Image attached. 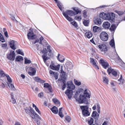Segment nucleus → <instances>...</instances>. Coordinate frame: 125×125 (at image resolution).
Instances as JSON below:
<instances>
[{"label":"nucleus","instance_id":"34","mask_svg":"<svg viewBox=\"0 0 125 125\" xmlns=\"http://www.w3.org/2000/svg\"><path fill=\"white\" fill-rule=\"evenodd\" d=\"M94 123V119L91 117L90 118V119H89L88 121V123L89 125H92Z\"/></svg>","mask_w":125,"mask_h":125},{"label":"nucleus","instance_id":"13","mask_svg":"<svg viewBox=\"0 0 125 125\" xmlns=\"http://www.w3.org/2000/svg\"><path fill=\"white\" fill-rule=\"evenodd\" d=\"M36 73V70L35 68L32 67H30L28 73L30 75L33 76Z\"/></svg>","mask_w":125,"mask_h":125},{"label":"nucleus","instance_id":"53","mask_svg":"<svg viewBox=\"0 0 125 125\" xmlns=\"http://www.w3.org/2000/svg\"><path fill=\"white\" fill-rule=\"evenodd\" d=\"M65 119L68 122H70L71 120V118L69 116H66L65 118Z\"/></svg>","mask_w":125,"mask_h":125},{"label":"nucleus","instance_id":"12","mask_svg":"<svg viewBox=\"0 0 125 125\" xmlns=\"http://www.w3.org/2000/svg\"><path fill=\"white\" fill-rule=\"evenodd\" d=\"M90 62L92 63L93 66L95 67V68L99 69V68L98 66L97 65V61L96 60H94V58H90Z\"/></svg>","mask_w":125,"mask_h":125},{"label":"nucleus","instance_id":"5","mask_svg":"<svg viewBox=\"0 0 125 125\" xmlns=\"http://www.w3.org/2000/svg\"><path fill=\"white\" fill-rule=\"evenodd\" d=\"M88 107L87 106H80V108L82 110V114L85 116H87L90 115V113L88 110Z\"/></svg>","mask_w":125,"mask_h":125},{"label":"nucleus","instance_id":"18","mask_svg":"<svg viewBox=\"0 0 125 125\" xmlns=\"http://www.w3.org/2000/svg\"><path fill=\"white\" fill-rule=\"evenodd\" d=\"M57 59L58 61L61 62H63L65 60V58L64 56L61 55L60 54H58Z\"/></svg>","mask_w":125,"mask_h":125},{"label":"nucleus","instance_id":"20","mask_svg":"<svg viewBox=\"0 0 125 125\" xmlns=\"http://www.w3.org/2000/svg\"><path fill=\"white\" fill-rule=\"evenodd\" d=\"M91 116L93 117L96 120L98 119L99 115L96 111H94L92 113Z\"/></svg>","mask_w":125,"mask_h":125},{"label":"nucleus","instance_id":"2","mask_svg":"<svg viewBox=\"0 0 125 125\" xmlns=\"http://www.w3.org/2000/svg\"><path fill=\"white\" fill-rule=\"evenodd\" d=\"M73 9L76 12V13L75 12L71 10H67L65 12H62L63 15L70 22L73 21V19L68 16H72L78 13H81V10H79V9L78 8L76 9L74 8Z\"/></svg>","mask_w":125,"mask_h":125},{"label":"nucleus","instance_id":"63","mask_svg":"<svg viewBox=\"0 0 125 125\" xmlns=\"http://www.w3.org/2000/svg\"><path fill=\"white\" fill-rule=\"evenodd\" d=\"M4 34H5V36L6 37H9V36L8 35V33H7V32H5Z\"/></svg>","mask_w":125,"mask_h":125},{"label":"nucleus","instance_id":"19","mask_svg":"<svg viewBox=\"0 0 125 125\" xmlns=\"http://www.w3.org/2000/svg\"><path fill=\"white\" fill-rule=\"evenodd\" d=\"M49 72L51 74L54 75L56 79H58L59 75V73H58L53 72L50 70Z\"/></svg>","mask_w":125,"mask_h":125},{"label":"nucleus","instance_id":"40","mask_svg":"<svg viewBox=\"0 0 125 125\" xmlns=\"http://www.w3.org/2000/svg\"><path fill=\"white\" fill-rule=\"evenodd\" d=\"M69 65L68 66L67 65L68 67L70 69H72L73 67V65L72 64V62H68Z\"/></svg>","mask_w":125,"mask_h":125},{"label":"nucleus","instance_id":"17","mask_svg":"<svg viewBox=\"0 0 125 125\" xmlns=\"http://www.w3.org/2000/svg\"><path fill=\"white\" fill-rule=\"evenodd\" d=\"M110 24L108 22H105L103 23L102 26L105 29H109L110 26Z\"/></svg>","mask_w":125,"mask_h":125},{"label":"nucleus","instance_id":"21","mask_svg":"<svg viewBox=\"0 0 125 125\" xmlns=\"http://www.w3.org/2000/svg\"><path fill=\"white\" fill-rule=\"evenodd\" d=\"M44 87L47 88L50 92H52V90L51 86L47 83H45L44 84Z\"/></svg>","mask_w":125,"mask_h":125},{"label":"nucleus","instance_id":"29","mask_svg":"<svg viewBox=\"0 0 125 125\" xmlns=\"http://www.w3.org/2000/svg\"><path fill=\"white\" fill-rule=\"evenodd\" d=\"M103 82L105 84L107 85L108 83L109 80L108 78L106 76L104 77L103 78Z\"/></svg>","mask_w":125,"mask_h":125},{"label":"nucleus","instance_id":"15","mask_svg":"<svg viewBox=\"0 0 125 125\" xmlns=\"http://www.w3.org/2000/svg\"><path fill=\"white\" fill-rule=\"evenodd\" d=\"M98 47L101 51H104V52H106L107 50V46L104 44H101L98 46Z\"/></svg>","mask_w":125,"mask_h":125},{"label":"nucleus","instance_id":"50","mask_svg":"<svg viewBox=\"0 0 125 125\" xmlns=\"http://www.w3.org/2000/svg\"><path fill=\"white\" fill-rule=\"evenodd\" d=\"M6 74H5L4 72L2 70H0V75H1L2 76L4 77L5 76Z\"/></svg>","mask_w":125,"mask_h":125},{"label":"nucleus","instance_id":"24","mask_svg":"<svg viewBox=\"0 0 125 125\" xmlns=\"http://www.w3.org/2000/svg\"><path fill=\"white\" fill-rule=\"evenodd\" d=\"M92 35L93 34L91 32H86L85 33V36L88 39L91 37Z\"/></svg>","mask_w":125,"mask_h":125},{"label":"nucleus","instance_id":"47","mask_svg":"<svg viewBox=\"0 0 125 125\" xmlns=\"http://www.w3.org/2000/svg\"><path fill=\"white\" fill-rule=\"evenodd\" d=\"M0 41L2 42H5L4 39L1 34L0 33Z\"/></svg>","mask_w":125,"mask_h":125},{"label":"nucleus","instance_id":"61","mask_svg":"<svg viewBox=\"0 0 125 125\" xmlns=\"http://www.w3.org/2000/svg\"><path fill=\"white\" fill-rule=\"evenodd\" d=\"M66 86L65 83H64V84L62 86V89L63 90H64L65 88L66 87Z\"/></svg>","mask_w":125,"mask_h":125},{"label":"nucleus","instance_id":"55","mask_svg":"<svg viewBox=\"0 0 125 125\" xmlns=\"http://www.w3.org/2000/svg\"><path fill=\"white\" fill-rule=\"evenodd\" d=\"M40 41H39V43L40 44H42V41L43 40L44 38H43L41 36L40 38Z\"/></svg>","mask_w":125,"mask_h":125},{"label":"nucleus","instance_id":"56","mask_svg":"<svg viewBox=\"0 0 125 125\" xmlns=\"http://www.w3.org/2000/svg\"><path fill=\"white\" fill-rule=\"evenodd\" d=\"M43 94L42 93H40L39 94H38V96L39 97L41 98L43 96Z\"/></svg>","mask_w":125,"mask_h":125},{"label":"nucleus","instance_id":"45","mask_svg":"<svg viewBox=\"0 0 125 125\" xmlns=\"http://www.w3.org/2000/svg\"><path fill=\"white\" fill-rule=\"evenodd\" d=\"M46 55H43L42 56V58L45 62L48 59V57H46Z\"/></svg>","mask_w":125,"mask_h":125},{"label":"nucleus","instance_id":"57","mask_svg":"<svg viewBox=\"0 0 125 125\" xmlns=\"http://www.w3.org/2000/svg\"><path fill=\"white\" fill-rule=\"evenodd\" d=\"M35 109L36 111L37 112H38L39 114L40 115L41 114V112L40 111V110H39V109L37 107L35 108Z\"/></svg>","mask_w":125,"mask_h":125},{"label":"nucleus","instance_id":"6","mask_svg":"<svg viewBox=\"0 0 125 125\" xmlns=\"http://www.w3.org/2000/svg\"><path fill=\"white\" fill-rule=\"evenodd\" d=\"M108 37V35L106 32H102L100 34V38L103 41H107Z\"/></svg>","mask_w":125,"mask_h":125},{"label":"nucleus","instance_id":"10","mask_svg":"<svg viewBox=\"0 0 125 125\" xmlns=\"http://www.w3.org/2000/svg\"><path fill=\"white\" fill-rule=\"evenodd\" d=\"M99 62L103 67L105 69L108 68L109 66L108 63L102 59H101L99 60Z\"/></svg>","mask_w":125,"mask_h":125},{"label":"nucleus","instance_id":"46","mask_svg":"<svg viewBox=\"0 0 125 125\" xmlns=\"http://www.w3.org/2000/svg\"><path fill=\"white\" fill-rule=\"evenodd\" d=\"M83 24L86 26H87L89 24V21L87 20H84L83 22Z\"/></svg>","mask_w":125,"mask_h":125},{"label":"nucleus","instance_id":"59","mask_svg":"<svg viewBox=\"0 0 125 125\" xmlns=\"http://www.w3.org/2000/svg\"><path fill=\"white\" fill-rule=\"evenodd\" d=\"M87 14V12L86 11H84L83 12V17L84 18H86L87 17V15H86Z\"/></svg>","mask_w":125,"mask_h":125},{"label":"nucleus","instance_id":"35","mask_svg":"<svg viewBox=\"0 0 125 125\" xmlns=\"http://www.w3.org/2000/svg\"><path fill=\"white\" fill-rule=\"evenodd\" d=\"M57 3V5L60 10L62 11V12L63 11H63H62L63 10L62 9V6L61 4V3H60L59 2H58V1L57 2H56Z\"/></svg>","mask_w":125,"mask_h":125},{"label":"nucleus","instance_id":"16","mask_svg":"<svg viewBox=\"0 0 125 125\" xmlns=\"http://www.w3.org/2000/svg\"><path fill=\"white\" fill-rule=\"evenodd\" d=\"M30 110L31 113L30 115L32 118L34 119L35 118V115H37V114L32 108L30 107Z\"/></svg>","mask_w":125,"mask_h":125},{"label":"nucleus","instance_id":"44","mask_svg":"<svg viewBox=\"0 0 125 125\" xmlns=\"http://www.w3.org/2000/svg\"><path fill=\"white\" fill-rule=\"evenodd\" d=\"M75 20H77L78 21H80L81 20L82 18L81 16H77L74 18Z\"/></svg>","mask_w":125,"mask_h":125},{"label":"nucleus","instance_id":"48","mask_svg":"<svg viewBox=\"0 0 125 125\" xmlns=\"http://www.w3.org/2000/svg\"><path fill=\"white\" fill-rule=\"evenodd\" d=\"M83 91V89L82 88H80L79 89L78 91V92H76V94L75 95L76 96L77 95V94H79V93H80V94Z\"/></svg>","mask_w":125,"mask_h":125},{"label":"nucleus","instance_id":"27","mask_svg":"<svg viewBox=\"0 0 125 125\" xmlns=\"http://www.w3.org/2000/svg\"><path fill=\"white\" fill-rule=\"evenodd\" d=\"M7 83L8 84V86L11 89L14 91H15L16 90V88L13 84L11 83H9L7 82Z\"/></svg>","mask_w":125,"mask_h":125},{"label":"nucleus","instance_id":"49","mask_svg":"<svg viewBox=\"0 0 125 125\" xmlns=\"http://www.w3.org/2000/svg\"><path fill=\"white\" fill-rule=\"evenodd\" d=\"M71 23L75 27L77 28L78 27L77 24V23L75 21H73L71 22Z\"/></svg>","mask_w":125,"mask_h":125},{"label":"nucleus","instance_id":"64","mask_svg":"<svg viewBox=\"0 0 125 125\" xmlns=\"http://www.w3.org/2000/svg\"><path fill=\"white\" fill-rule=\"evenodd\" d=\"M0 85L3 88H4L5 86V84L3 83H1Z\"/></svg>","mask_w":125,"mask_h":125},{"label":"nucleus","instance_id":"7","mask_svg":"<svg viewBox=\"0 0 125 125\" xmlns=\"http://www.w3.org/2000/svg\"><path fill=\"white\" fill-rule=\"evenodd\" d=\"M15 54L14 51H11L10 53L7 55V58L10 60L13 61L15 59Z\"/></svg>","mask_w":125,"mask_h":125},{"label":"nucleus","instance_id":"37","mask_svg":"<svg viewBox=\"0 0 125 125\" xmlns=\"http://www.w3.org/2000/svg\"><path fill=\"white\" fill-rule=\"evenodd\" d=\"M62 108H61L59 109V116L61 117H63V115L62 114Z\"/></svg>","mask_w":125,"mask_h":125},{"label":"nucleus","instance_id":"3","mask_svg":"<svg viewBox=\"0 0 125 125\" xmlns=\"http://www.w3.org/2000/svg\"><path fill=\"white\" fill-rule=\"evenodd\" d=\"M100 17L102 19L109 21L111 23L114 22L115 14L113 13H106L104 12L101 13Z\"/></svg>","mask_w":125,"mask_h":125},{"label":"nucleus","instance_id":"54","mask_svg":"<svg viewBox=\"0 0 125 125\" xmlns=\"http://www.w3.org/2000/svg\"><path fill=\"white\" fill-rule=\"evenodd\" d=\"M10 101L13 104H15L16 102V100L14 98H11Z\"/></svg>","mask_w":125,"mask_h":125},{"label":"nucleus","instance_id":"31","mask_svg":"<svg viewBox=\"0 0 125 125\" xmlns=\"http://www.w3.org/2000/svg\"><path fill=\"white\" fill-rule=\"evenodd\" d=\"M34 79L36 81L38 82H40L41 83H43L45 81L41 80L40 78H38V77H35L34 78Z\"/></svg>","mask_w":125,"mask_h":125},{"label":"nucleus","instance_id":"28","mask_svg":"<svg viewBox=\"0 0 125 125\" xmlns=\"http://www.w3.org/2000/svg\"><path fill=\"white\" fill-rule=\"evenodd\" d=\"M93 31H101V29L100 27L94 26L93 27Z\"/></svg>","mask_w":125,"mask_h":125},{"label":"nucleus","instance_id":"41","mask_svg":"<svg viewBox=\"0 0 125 125\" xmlns=\"http://www.w3.org/2000/svg\"><path fill=\"white\" fill-rule=\"evenodd\" d=\"M74 83L75 85H80L81 84V82L76 79L74 80Z\"/></svg>","mask_w":125,"mask_h":125},{"label":"nucleus","instance_id":"43","mask_svg":"<svg viewBox=\"0 0 125 125\" xmlns=\"http://www.w3.org/2000/svg\"><path fill=\"white\" fill-rule=\"evenodd\" d=\"M41 53H43V55H46V54L47 53V51L46 48H44L43 51H41Z\"/></svg>","mask_w":125,"mask_h":125},{"label":"nucleus","instance_id":"60","mask_svg":"<svg viewBox=\"0 0 125 125\" xmlns=\"http://www.w3.org/2000/svg\"><path fill=\"white\" fill-rule=\"evenodd\" d=\"M62 74V76L64 77L66 74V73L64 71L62 72H60Z\"/></svg>","mask_w":125,"mask_h":125},{"label":"nucleus","instance_id":"38","mask_svg":"<svg viewBox=\"0 0 125 125\" xmlns=\"http://www.w3.org/2000/svg\"><path fill=\"white\" fill-rule=\"evenodd\" d=\"M122 76L121 75L119 79L118 80V81L120 82V83H119V84L122 83L124 82V80L122 79Z\"/></svg>","mask_w":125,"mask_h":125},{"label":"nucleus","instance_id":"22","mask_svg":"<svg viewBox=\"0 0 125 125\" xmlns=\"http://www.w3.org/2000/svg\"><path fill=\"white\" fill-rule=\"evenodd\" d=\"M95 23L97 24H100L101 23V20L99 17L96 18L94 21Z\"/></svg>","mask_w":125,"mask_h":125},{"label":"nucleus","instance_id":"36","mask_svg":"<svg viewBox=\"0 0 125 125\" xmlns=\"http://www.w3.org/2000/svg\"><path fill=\"white\" fill-rule=\"evenodd\" d=\"M96 105L97 109V111L99 113H100V105L98 103H97L96 104Z\"/></svg>","mask_w":125,"mask_h":125},{"label":"nucleus","instance_id":"42","mask_svg":"<svg viewBox=\"0 0 125 125\" xmlns=\"http://www.w3.org/2000/svg\"><path fill=\"white\" fill-rule=\"evenodd\" d=\"M115 12L119 15H122L124 13V12L122 11H119L117 10H115Z\"/></svg>","mask_w":125,"mask_h":125},{"label":"nucleus","instance_id":"30","mask_svg":"<svg viewBox=\"0 0 125 125\" xmlns=\"http://www.w3.org/2000/svg\"><path fill=\"white\" fill-rule=\"evenodd\" d=\"M116 27V26L115 24H112L110 29V30L111 31H115Z\"/></svg>","mask_w":125,"mask_h":125},{"label":"nucleus","instance_id":"14","mask_svg":"<svg viewBox=\"0 0 125 125\" xmlns=\"http://www.w3.org/2000/svg\"><path fill=\"white\" fill-rule=\"evenodd\" d=\"M107 71L109 74H110V73H112L113 75L115 76L117 75V73L113 69H112L111 67L109 68L108 69Z\"/></svg>","mask_w":125,"mask_h":125},{"label":"nucleus","instance_id":"8","mask_svg":"<svg viewBox=\"0 0 125 125\" xmlns=\"http://www.w3.org/2000/svg\"><path fill=\"white\" fill-rule=\"evenodd\" d=\"M60 66V65L59 64L56 65L52 62H51L50 67V68L52 70L58 71L59 70Z\"/></svg>","mask_w":125,"mask_h":125},{"label":"nucleus","instance_id":"11","mask_svg":"<svg viewBox=\"0 0 125 125\" xmlns=\"http://www.w3.org/2000/svg\"><path fill=\"white\" fill-rule=\"evenodd\" d=\"M28 38L29 40L35 39L36 38V36L33 32H29L27 34Z\"/></svg>","mask_w":125,"mask_h":125},{"label":"nucleus","instance_id":"26","mask_svg":"<svg viewBox=\"0 0 125 125\" xmlns=\"http://www.w3.org/2000/svg\"><path fill=\"white\" fill-rule=\"evenodd\" d=\"M23 58L20 56H16L15 58V61L18 62H20L23 60Z\"/></svg>","mask_w":125,"mask_h":125},{"label":"nucleus","instance_id":"1","mask_svg":"<svg viewBox=\"0 0 125 125\" xmlns=\"http://www.w3.org/2000/svg\"><path fill=\"white\" fill-rule=\"evenodd\" d=\"M91 93L90 91L87 89H85L83 91V94H81L79 97V98H76V101H77L80 103H84L86 104H88V100L86 98H90Z\"/></svg>","mask_w":125,"mask_h":125},{"label":"nucleus","instance_id":"62","mask_svg":"<svg viewBox=\"0 0 125 125\" xmlns=\"http://www.w3.org/2000/svg\"><path fill=\"white\" fill-rule=\"evenodd\" d=\"M14 125H22L21 123L18 122H15Z\"/></svg>","mask_w":125,"mask_h":125},{"label":"nucleus","instance_id":"33","mask_svg":"<svg viewBox=\"0 0 125 125\" xmlns=\"http://www.w3.org/2000/svg\"><path fill=\"white\" fill-rule=\"evenodd\" d=\"M5 76L7 78V80L9 83H11L12 82V80L9 76L7 74H6Z\"/></svg>","mask_w":125,"mask_h":125},{"label":"nucleus","instance_id":"58","mask_svg":"<svg viewBox=\"0 0 125 125\" xmlns=\"http://www.w3.org/2000/svg\"><path fill=\"white\" fill-rule=\"evenodd\" d=\"M2 47L4 48H5L7 46V44L6 43L2 44Z\"/></svg>","mask_w":125,"mask_h":125},{"label":"nucleus","instance_id":"9","mask_svg":"<svg viewBox=\"0 0 125 125\" xmlns=\"http://www.w3.org/2000/svg\"><path fill=\"white\" fill-rule=\"evenodd\" d=\"M17 44V42L14 40H12L10 42V47L12 49L14 50L16 49V46Z\"/></svg>","mask_w":125,"mask_h":125},{"label":"nucleus","instance_id":"51","mask_svg":"<svg viewBox=\"0 0 125 125\" xmlns=\"http://www.w3.org/2000/svg\"><path fill=\"white\" fill-rule=\"evenodd\" d=\"M25 111L26 113L27 114H29L30 115V114L31 113V110L30 108V109H29L28 108H27L25 109Z\"/></svg>","mask_w":125,"mask_h":125},{"label":"nucleus","instance_id":"39","mask_svg":"<svg viewBox=\"0 0 125 125\" xmlns=\"http://www.w3.org/2000/svg\"><path fill=\"white\" fill-rule=\"evenodd\" d=\"M16 52L19 54H20L22 55H24V53L22 52V50L19 49L16 50Z\"/></svg>","mask_w":125,"mask_h":125},{"label":"nucleus","instance_id":"4","mask_svg":"<svg viewBox=\"0 0 125 125\" xmlns=\"http://www.w3.org/2000/svg\"><path fill=\"white\" fill-rule=\"evenodd\" d=\"M67 88L68 89L65 92V94L67 96L69 99H71L73 94V91L72 90L74 89L75 86L72 82H68L67 83Z\"/></svg>","mask_w":125,"mask_h":125},{"label":"nucleus","instance_id":"32","mask_svg":"<svg viewBox=\"0 0 125 125\" xmlns=\"http://www.w3.org/2000/svg\"><path fill=\"white\" fill-rule=\"evenodd\" d=\"M52 100L58 106H60V103L59 101L57 99L54 98Z\"/></svg>","mask_w":125,"mask_h":125},{"label":"nucleus","instance_id":"23","mask_svg":"<svg viewBox=\"0 0 125 125\" xmlns=\"http://www.w3.org/2000/svg\"><path fill=\"white\" fill-rule=\"evenodd\" d=\"M51 110L52 112L54 114H56L58 113V108L55 106H54L51 109Z\"/></svg>","mask_w":125,"mask_h":125},{"label":"nucleus","instance_id":"25","mask_svg":"<svg viewBox=\"0 0 125 125\" xmlns=\"http://www.w3.org/2000/svg\"><path fill=\"white\" fill-rule=\"evenodd\" d=\"M109 44L112 47L114 48L115 50L114 40L113 38L111 40L109 43Z\"/></svg>","mask_w":125,"mask_h":125},{"label":"nucleus","instance_id":"52","mask_svg":"<svg viewBox=\"0 0 125 125\" xmlns=\"http://www.w3.org/2000/svg\"><path fill=\"white\" fill-rule=\"evenodd\" d=\"M25 64L30 63L31 62V61L30 60L26 58L25 59Z\"/></svg>","mask_w":125,"mask_h":125}]
</instances>
